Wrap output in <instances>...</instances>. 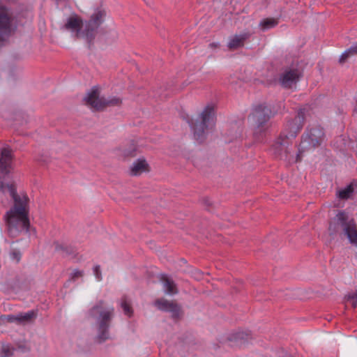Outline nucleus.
Returning a JSON list of instances; mask_svg holds the SVG:
<instances>
[{
	"label": "nucleus",
	"instance_id": "nucleus-1",
	"mask_svg": "<svg viewBox=\"0 0 357 357\" xmlns=\"http://www.w3.org/2000/svg\"><path fill=\"white\" fill-rule=\"evenodd\" d=\"M303 116L298 115L294 120L286 126V129L289 131H283L271 147L273 153L281 160L287 161L289 163L297 162L301 160V155L305 150L314 149L321 144L323 140L324 131L320 127L311 128L304 135L300 144L299 152L296 155L291 154V150L289 148V140L294 138L301 128V126L296 125L301 123Z\"/></svg>",
	"mask_w": 357,
	"mask_h": 357
},
{
	"label": "nucleus",
	"instance_id": "nucleus-2",
	"mask_svg": "<svg viewBox=\"0 0 357 357\" xmlns=\"http://www.w3.org/2000/svg\"><path fill=\"white\" fill-rule=\"evenodd\" d=\"M4 218L10 236L15 237L22 231L29 232L30 220L28 202H14Z\"/></svg>",
	"mask_w": 357,
	"mask_h": 357
},
{
	"label": "nucleus",
	"instance_id": "nucleus-3",
	"mask_svg": "<svg viewBox=\"0 0 357 357\" xmlns=\"http://www.w3.org/2000/svg\"><path fill=\"white\" fill-rule=\"evenodd\" d=\"M114 308L100 301L90 310L89 314L96 320L98 335L97 340L102 342L109 338V328L114 316Z\"/></svg>",
	"mask_w": 357,
	"mask_h": 357
},
{
	"label": "nucleus",
	"instance_id": "nucleus-4",
	"mask_svg": "<svg viewBox=\"0 0 357 357\" xmlns=\"http://www.w3.org/2000/svg\"><path fill=\"white\" fill-rule=\"evenodd\" d=\"M215 125V107L213 105H208L200 114L198 119L191 121L190 126L193 131L196 140L202 142Z\"/></svg>",
	"mask_w": 357,
	"mask_h": 357
},
{
	"label": "nucleus",
	"instance_id": "nucleus-5",
	"mask_svg": "<svg viewBox=\"0 0 357 357\" xmlns=\"http://www.w3.org/2000/svg\"><path fill=\"white\" fill-rule=\"evenodd\" d=\"M84 101L94 110H101L106 107L118 106L121 104V99L118 97L105 98L100 96V89L93 86L86 94Z\"/></svg>",
	"mask_w": 357,
	"mask_h": 357
},
{
	"label": "nucleus",
	"instance_id": "nucleus-6",
	"mask_svg": "<svg viewBox=\"0 0 357 357\" xmlns=\"http://www.w3.org/2000/svg\"><path fill=\"white\" fill-rule=\"evenodd\" d=\"M271 116V111L265 105H258L253 108L251 114L249 116V120L255 127V134H258L266 130V123Z\"/></svg>",
	"mask_w": 357,
	"mask_h": 357
},
{
	"label": "nucleus",
	"instance_id": "nucleus-7",
	"mask_svg": "<svg viewBox=\"0 0 357 357\" xmlns=\"http://www.w3.org/2000/svg\"><path fill=\"white\" fill-rule=\"evenodd\" d=\"M106 12L102 8H97L91 15L90 20L86 22V39L91 40L96 30L104 22Z\"/></svg>",
	"mask_w": 357,
	"mask_h": 357
},
{
	"label": "nucleus",
	"instance_id": "nucleus-8",
	"mask_svg": "<svg viewBox=\"0 0 357 357\" xmlns=\"http://www.w3.org/2000/svg\"><path fill=\"white\" fill-rule=\"evenodd\" d=\"M337 220L340 221L343 227L345 235L351 243L357 244V227L354 221L347 222V216L344 211L337 214Z\"/></svg>",
	"mask_w": 357,
	"mask_h": 357
},
{
	"label": "nucleus",
	"instance_id": "nucleus-9",
	"mask_svg": "<svg viewBox=\"0 0 357 357\" xmlns=\"http://www.w3.org/2000/svg\"><path fill=\"white\" fill-rule=\"evenodd\" d=\"M64 28L75 33L77 38H86V24H84L82 20L77 15L68 17Z\"/></svg>",
	"mask_w": 357,
	"mask_h": 357
},
{
	"label": "nucleus",
	"instance_id": "nucleus-10",
	"mask_svg": "<svg viewBox=\"0 0 357 357\" xmlns=\"http://www.w3.org/2000/svg\"><path fill=\"white\" fill-rule=\"evenodd\" d=\"M12 30L10 17L8 10L4 7H0V45Z\"/></svg>",
	"mask_w": 357,
	"mask_h": 357
},
{
	"label": "nucleus",
	"instance_id": "nucleus-11",
	"mask_svg": "<svg viewBox=\"0 0 357 357\" xmlns=\"http://www.w3.org/2000/svg\"><path fill=\"white\" fill-rule=\"evenodd\" d=\"M0 192L3 194H8L13 201H29V199L26 192L22 190H17L15 184H7L4 185L0 181Z\"/></svg>",
	"mask_w": 357,
	"mask_h": 357
},
{
	"label": "nucleus",
	"instance_id": "nucleus-12",
	"mask_svg": "<svg viewBox=\"0 0 357 357\" xmlns=\"http://www.w3.org/2000/svg\"><path fill=\"white\" fill-rule=\"evenodd\" d=\"M301 77V73L296 68L285 70L280 77L281 85L284 88H291L294 86Z\"/></svg>",
	"mask_w": 357,
	"mask_h": 357
},
{
	"label": "nucleus",
	"instance_id": "nucleus-13",
	"mask_svg": "<svg viewBox=\"0 0 357 357\" xmlns=\"http://www.w3.org/2000/svg\"><path fill=\"white\" fill-rule=\"evenodd\" d=\"M155 305L160 310L170 312L173 318L179 317L181 312L179 305L164 298L155 301Z\"/></svg>",
	"mask_w": 357,
	"mask_h": 357
},
{
	"label": "nucleus",
	"instance_id": "nucleus-14",
	"mask_svg": "<svg viewBox=\"0 0 357 357\" xmlns=\"http://www.w3.org/2000/svg\"><path fill=\"white\" fill-rule=\"evenodd\" d=\"M150 171V165L144 158H139L135 160L129 168V174L132 176H138Z\"/></svg>",
	"mask_w": 357,
	"mask_h": 357
},
{
	"label": "nucleus",
	"instance_id": "nucleus-15",
	"mask_svg": "<svg viewBox=\"0 0 357 357\" xmlns=\"http://www.w3.org/2000/svg\"><path fill=\"white\" fill-rule=\"evenodd\" d=\"M12 151L8 148L2 149L0 158V171L3 174H8L12 168Z\"/></svg>",
	"mask_w": 357,
	"mask_h": 357
},
{
	"label": "nucleus",
	"instance_id": "nucleus-16",
	"mask_svg": "<svg viewBox=\"0 0 357 357\" xmlns=\"http://www.w3.org/2000/svg\"><path fill=\"white\" fill-rule=\"evenodd\" d=\"M249 36L250 34L248 33H243L241 34L232 36L228 43V48L230 50H235L243 47Z\"/></svg>",
	"mask_w": 357,
	"mask_h": 357
},
{
	"label": "nucleus",
	"instance_id": "nucleus-17",
	"mask_svg": "<svg viewBox=\"0 0 357 357\" xmlns=\"http://www.w3.org/2000/svg\"><path fill=\"white\" fill-rule=\"evenodd\" d=\"M160 281L163 284V287L166 294H177L178 291L176 289V286L174 281L170 279L166 275H160Z\"/></svg>",
	"mask_w": 357,
	"mask_h": 357
},
{
	"label": "nucleus",
	"instance_id": "nucleus-18",
	"mask_svg": "<svg viewBox=\"0 0 357 357\" xmlns=\"http://www.w3.org/2000/svg\"><path fill=\"white\" fill-rule=\"evenodd\" d=\"M37 317V311L29 310L24 313L17 314L18 324H26L33 321Z\"/></svg>",
	"mask_w": 357,
	"mask_h": 357
},
{
	"label": "nucleus",
	"instance_id": "nucleus-19",
	"mask_svg": "<svg viewBox=\"0 0 357 357\" xmlns=\"http://www.w3.org/2000/svg\"><path fill=\"white\" fill-rule=\"evenodd\" d=\"M248 340V335H245L243 332H238V333L231 334L229 337V342H234V344H231V346L241 347Z\"/></svg>",
	"mask_w": 357,
	"mask_h": 357
},
{
	"label": "nucleus",
	"instance_id": "nucleus-20",
	"mask_svg": "<svg viewBox=\"0 0 357 357\" xmlns=\"http://www.w3.org/2000/svg\"><path fill=\"white\" fill-rule=\"evenodd\" d=\"M356 187V185L351 183L344 188L338 191L339 198L342 199H347L350 198Z\"/></svg>",
	"mask_w": 357,
	"mask_h": 357
},
{
	"label": "nucleus",
	"instance_id": "nucleus-21",
	"mask_svg": "<svg viewBox=\"0 0 357 357\" xmlns=\"http://www.w3.org/2000/svg\"><path fill=\"white\" fill-rule=\"evenodd\" d=\"M278 22L274 18H266L261 21L259 26L262 30H267L275 26Z\"/></svg>",
	"mask_w": 357,
	"mask_h": 357
},
{
	"label": "nucleus",
	"instance_id": "nucleus-22",
	"mask_svg": "<svg viewBox=\"0 0 357 357\" xmlns=\"http://www.w3.org/2000/svg\"><path fill=\"white\" fill-rule=\"evenodd\" d=\"M357 54V43L352 45L350 48L347 50L340 56V62L343 63L349 56Z\"/></svg>",
	"mask_w": 357,
	"mask_h": 357
},
{
	"label": "nucleus",
	"instance_id": "nucleus-23",
	"mask_svg": "<svg viewBox=\"0 0 357 357\" xmlns=\"http://www.w3.org/2000/svg\"><path fill=\"white\" fill-rule=\"evenodd\" d=\"M344 303L346 305H350L352 307H357V293L353 292L348 294L344 297Z\"/></svg>",
	"mask_w": 357,
	"mask_h": 357
},
{
	"label": "nucleus",
	"instance_id": "nucleus-24",
	"mask_svg": "<svg viewBox=\"0 0 357 357\" xmlns=\"http://www.w3.org/2000/svg\"><path fill=\"white\" fill-rule=\"evenodd\" d=\"M121 306L123 310L124 314L128 317H131L132 314V310L130 306V303L128 298L124 296L121 298Z\"/></svg>",
	"mask_w": 357,
	"mask_h": 357
},
{
	"label": "nucleus",
	"instance_id": "nucleus-25",
	"mask_svg": "<svg viewBox=\"0 0 357 357\" xmlns=\"http://www.w3.org/2000/svg\"><path fill=\"white\" fill-rule=\"evenodd\" d=\"M15 351V349L10 344H3L0 351L1 357H10Z\"/></svg>",
	"mask_w": 357,
	"mask_h": 357
},
{
	"label": "nucleus",
	"instance_id": "nucleus-26",
	"mask_svg": "<svg viewBox=\"0 0 357 357\" xmlns=\"http://www.w3.org/2000/svg\"><path fill=\"white\" fill-rule=\"evenodd\" d=\"M137 146L134 143H132L129 147L128 148H125L123 150V156L126 158V157H133L136 155L137 153Z\"/></svg>",
	"mask_w": 357,
	"mask_h": 357
},
{
	"label": "nucleus",
	"instance_id": "nucleus-27",
	"mask_svg": "<svg viewBox=\"0 0 357 357\" xmlns=\"http://www.w3.org/2000/svg\"><path fill=\"white\" fill-rule=\"evenodd\" d=\"M4 320L10 323H16L18 324L17 314H8L5 317Z\"/></svg>",
	"mask_w": 357,
	"mask_h": 357
},
{
	"label": "nucleus",
	"instance_id": "nucleus-28",
	"mask_svg": "<svg viewBox=\"0 0 357 357\" xmlns=\"http://www.w3.org/2000/svg\"><path fill=\"white\" fill-rule=\"evenodd\" d=\"M93 273H94V275H95L96 279L98 280H101L102 275H101V272L100 271V266H94V268H93Z\"/></svg>",
	"mask_w": 357,
	"mask_h": 357
},
{
	"label": "nucleus",
	"instance_id": "nucleus-29",
	"mask_svg": "<svg viewBox=\"0 0 357 357\" xmlns=\"http://www.w3.org/2000/svg\"><path fill=\"white\" fill-rule=\"evenodd\" d=\"M82 276V271H80L79 270H75L72 273H71V278L73 280H75L79 277H81Z\"/></svg>",
	"mask_w": 357,
	"mask_h": 357
},
{
	"label": "nucleus",
	"instance_id": "nucleus-30",
	"mask_svg": "<svg viewBox=\"0 0 357 357\" xmlns=\"http://www.w3.org/2000/svg\"><path fill=\"white\" fill-rule=\"evenodd\" d=\"M10 256H11L12 259L16 260L17 262H18L20 259V252H18L17 251H13L10 253Z\"/></svg>",
	"mask_w": 357,
	"mask_h": 357
},
{
	"label": "nucleus",
	"instance_id": "nucleus-31",
	"mask_svg": "<svg viewBox=\"0 0 357 357\" xmlns=\"http://www.w3.org/2000/svg\"><path fill=\"white\" fill-rule=\"evenodd\" d=\"M56 250H59V251H62L63 252H66L67 254H68L69 252H68L67 250V248H64L63 245H59V244H56Z\"/></svg>",
	"mask_w": 357,
	"mask_h": 357
},
{
	"label": "nucleus",
	"instance_id": "nucleus-32",
	"mask_svg": "<svg viewBox=\"0 0 357 357\" xmlns=\"http://www.w3.org/2000/svg\"><path fill=\"white\" fill-rule=\"evenodd\" d=\"M332 225L331 224L330 226H329V231H331V234H333L335 232V229H333L332 228Z\"/></svg>",
	"mask_w": 357,
	"mask_h": 357
}]
</instances>
